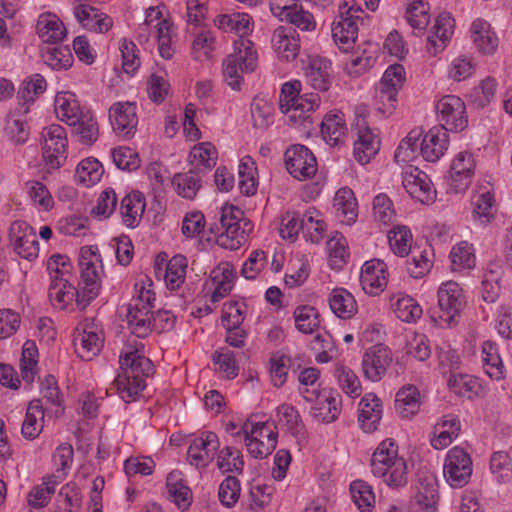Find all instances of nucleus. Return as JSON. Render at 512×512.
Instances as JSON below:
<instances>
[{
  "label": "nucleus",
  "instance_id": "obj_1",
  "mask_svg": "<svg viewBox=\"0 0 512 512\" xmlns=\"http://www.w3.org/2000/svg\"><path fill=\"white\" fill-rule=\"evenodd\" d=\"M97 247L84 246L80 249V283L77 290L68 278L52 276L48 296L56 308L65 309L74 298L79 309L84 310L100 291V274L97 264L101 263Z\"/></svg>",
  "mask_w": 512,
  "mask_h": 512
},
{
  "label": "nucleus",
  "instance_id": "obj_2",
  "mask_svg": "<svg viewBox=\"0 0 512 512\" xmlns=\"http://www.w3.org/2000/svg\"><path fill=\"white\" fill-rule=\"evenodd\" d=\"M121 373L113 382L121 398L134 401L145 389V378L153 374V364L138 348L127 347L119 357Z\"/></svg>",
  "mask_w": 512,
  "mask_h": 512
},
{
  "label": "nucleus",
  "instance_id": "obj_3",
  "mask_svg": "<svg viewBox=\"0 0 512 512\" xmlns=\"http://www.w3.org/2000/svg\"><path fill=\"white\" fill-rule=\"evenodd\" d=\"M371 471L374 476L384 478L390 487L406 485V461L398 456V447L392 439L382 441L372 454Z\"/></svg>",
  "mask_w": 512,
  "mask_h": 512
},
{
  "label": "nucleus",
  "instance_id": "obj_4",
  "mask_svg": "<svg viewBox=\"0 0 512 512\" xmlns=\"http://www.w3.org/2000/svg\"><path fill=\"white\" fill-rule=\"evenodd\" d=\"M300 88L299 81L284 83L279 96V108L287 116L289 124L306 128V123H311L309 113L318 107L320 98L317 94L299 96Z\"/></svg>",
  "mask_w": 512,
  "mask_h": 512
},
{
  "label": "nucleus",
  "instance_id": "obj_5",
  "mask_svg": "<svg viewBox=\"0 0 512 512\" xmlns=\"http://www.w3.org/2000/svg\"><path fill=\"white\" fill-rule=\"evenodd\" d=\"M257 52L249 39H239L234 43V53L223 61V77L233 90H240L243 73H251L257 67Z\"/></svg>",
  "mask_w": 512,
  "mask_h": 512
},
{
  "label": "nucleus",
  "instance_id": "obj_6",
  "mask_svg": "<svg viewBox=\"0 0 512 512\" xmlns=\"http://www.w3.org/2000/svg\"><path fill=\"white\" fill-rule=\"evenodd\" d=\"M465 306V298L458 283L447 281L438 289V303L429 310L431 320L439 326H450L456 322Z\"/></svg>",
  "mask_w": 512,
  "mask_h": 512
},
{
  "label": "nucleus",
  "instance_id": "obj_7",
  "mask_svg": "<svg viewBox=\"0 0 512 512\" xmlns=\"http://www.w3.org/2000/svg\"><path fill=\"white\" fill-rule=\"evenodd\" d=\"M155 294L143 287L139 295L126 307V319L131 333L138 338L146 337L152 330V309Z\"/></svg>",
  "mask_w": 512,
  "mask_h": 512
},
{
  "label": "nucleus",
  "instance_id": "obj_8",
  "mask_svg": "<svg viewBox=\"0 0 512 512\" xmlns=\"http://www.w3.org/2000/svg\"><path fill=\"white\" fill-rule=\"evenodd\" d=\"M436 110L440 121V128L446 132H460L467 127L466 106L458 96H444L438 101Z\"/></svg>",
  "mask_w": 512,
  "mask_h": 512
},
{
  "label": "nucleus",
  "instance_id": "obj_9",
  "mask_svg": "<svg viewBox=\"0 0 512 512\" xmlns=\"http://www.w3.org/2000/svg\"><path fill=\"white\" fill-rule=\"evenodd\" d=\"M43 158L49 169H59L67 158V137L64 127L51 125L42 133Z\"/></svg>",
  "mask_w": 512,
  "mask_h": 512
},
{
  "label": "nucleus",
  "instance_id": "obj_10",
  "mask_svg": "<svg viewBox=\"0 0 512 512\" xmlns=\"http://www.w3.org/2000/svg\"><path fill=\"white\" fill-rule=\"evenodd\" d=\"M287 171L295 179L305 181L317 172V161L312 151L301 144L290 146L284 154Z\"/></svg>",
  "mask_w": 512,
  "mask_h": 512
},
{
  "label": "nucleus",
  "instance_id": "obj_11",
  "mask_svg": "<svg viewBox=\"0 0 512 512\" xmlns=\"http://www.w3.org/2000/svg\"><path fill=\"white\" fill-rule=\"evenodd\" d=\"M444 477L450 486H465L472 475V460L469 454L460 447L449 450L444 463Z\"/></svg>",
  "mask_w": 512,
  "mask_h": 512
},
{
  "label": "nucleus",
  "instance_id": "obj_12",
  "mask_svg": "<svg viewBox=\"0 0 512 512\" xmlns=\"http://www.w3.org/2000/svg\"><path fill=\"white\" fill-rule=\"evenodd\" d=\"M9 236L14 251L26 260L38 256L39 247L34 229L25 221H15L9 229Z\"/></svg>",
  "mask_w": 512,
  "mask_h": 512
},
{
  "label": "nucleus",
  "instance_id": "obj_13",
  "mask_svg": "<svg viewBox=\"0 0 512 512\" xmlns=\"http://www.w3.org/2000/svg\"><path fill=\"white\" fill-rule=\"evenodd\" d=\"M73 344L78 356L85 361L92 360L100 352L103 339L93 320L86 319L77 327V335L73 339Z\"/></svg>",
  "mask_w": 512,
  "mask_h": 512
},
{
  "label": "nucleus",
  "instance_id": "obj_14",
  "mask_svg": "<svg viewBox=\"0 0 512 512\" xmlns=\"http://www.w3.org/2000/svg\"><path fill=\"white\" fill-rule=\"evenodd\" d=\"M403 186L412 198L422 204H431L436 198V191L433 188L429 177L416 167L410 166L403 173Z\"/></svg>",
  "mask_w": 512,
  "mask_h": 512
},
{
  "label": "nucleus",
  "instance_id": "obj_15",
  "mask_svg": "<svg viewBox=\"0 0 512 512\" xmlns=\"http://www.w3.org/2000/svg\"><path fill=\"white\" fill-rule=\"evenodd\" d=\"M391 362L392 352L387 346L383 344L372 346L366 350L362 358L364 376L371 381H379Z\"/></svg>",
  "mask_w": 512,
  "mask_h": 512
},
{
  "label": "nucleus",
  "instance_id": "obj_16",
  "mask_svg": "<svg viewBox=\"0 0 512 512\" xmlns=\"http://www.w3.org/2000/svg\"><path fill=\"white\" fill-rule=\"evenodd\" d=\"M219 449L218 437L214 432L206 431L195 438L187 450V457L191 465L205 467L213 459Z\"/></svg>",
  "mask_w": 512,
  "mask_h": 512
},
{
  "label": "nucleus",
  "instance_id": "obj_17",
  "mask_svg": "<svg viewBox=\"0 0 512 512\" xmlns=\"http://www.w3.org/2000/svg\"><path fill=\"white\" fill-rule=\"evenodd\" d=\"M388 282L387 265L379 259L365 262L361 269L360 283L366 294L379 295Z\"/></svg>",
  "mask_w": 512,
  "mask_h": 512
},
{
  "label": "nucleus",
  "instance_id": "obj_18",
  "mask_svg": "<svg viewBox=\"0 0 512 512\" xmlns=\"http://www.w3.org/2000/svg\"><path fill=\"white\" fill-rule=\"evenodd\" d=\"M73 14L84 29L95 33H106L113 26V20L109 15L89 4H76Z\"/></svg>",
  "mask_w": 512,
  "mask_h": 512
},
{
  "label": "nucleus",
  "instance_id": "obj_19",
  "mask_svg": "<svg viewBox=\"0 0 512 512\" xmlns=\"http://www.w3.org/2000/svg\"><path fill=\"white\" fill-rule=\"evenodd\" d=\"M109 117L117 134L130 137L135 133L138 117L134 102H118L113 104L109 110Z\"/></svg>",
  "mask_w": 512,
  "mask_h": 512
},
{
  "label": "nucleus",
  "instance_id": "obj_20",
  "mask_svg": "<svg viewBox=\"0 0 512 512\" xmlns=\"http://www.w3.org/2000/svg\"><path fill=\"white\" fill-rule=\"evenodd\" d=\"M359 23L353 16H344L339 12L331 26L334 42L343 50L349 49L356 41Z\"/></svg>",
  "mask_w": 512,
  "mask_h": 512
},
{
  "label": "nucleus",
  "instance_id": "obj_21",
  "mask_svg": "<svg viewBox=\"0 0 512 512\" xmlns=\"http://www.w3.org/2000/svg\"><path fill=\"white\" fill-rule=\"evenodd\" d=\"M421 155L428 162H435L444 155L448 147L447 132L441 128L430 129L420 144Z\"/></svg>",
  "mask_w": 512,
  "mask_h": 512
},
{
  "label": "nucleus",
  "instance_id": "obj_22",
  "mask_svg": "<svg viewBox=\"0 0 512 512\" xmlns=\"http://www.w3.org/2000/svg\"><path fill=\"white\" fill-rule=\"evenodd\" d=\"M471 39L477 50L483 54L491 55L498 47V37L491 25L484 19H476L471 24Z\"/></svg>",
  "mask_w": 512,
  "mask_h": 512
},
{
  "label": "nucleus",
  "instance_id": "obj_23",
  "mask_svg": "<svg viewBox=\"0 0 512 512\" xmlns=\"http://www.w3.org/2000/svg\"><path fill=\"white\" fill-rule=\"evenodd\" d=\"M382 418V404L375 394H368L359 402L358 421L365 432H373L377 429Z\"/></svg>",
  "mask_w": 512,
  "mask_h": 512
},
{
  "label": "nucleus",
  "instance_id": "obj_24",
  "mask_svg": "<svg viewBox=\"0 0 512 512\" xmlns=\"http://www.w3.org/2000/svg\"><path fill=\"white\" fill-rule=\"evenodd\" d=\"M28 112L29 106L18 105L6 118V134L17 145L23 144L28 140L29 127L25 119V115Z\"/></svg>",
  "mask_w": 512,
  "mask_h": 512
},
{
  "label": "nucleus",
  "instance_id": "obj_25",
  "mask_svg": "<svg viewBox=\"0 0 512 512\" xmlns=\"http://www.w3.org/2000/svg\"><path fill=\"white\" fill-rule=\"evenodd\" d=\"M331 61L321 57L311 59L306 71L310 86L318 91H327L331 85Z\"/></svg>",
  "mask_w": 512,
  "mask_h": 512
},
{
  "label": "nucleus",
  "instance_id": "obj_26",
  "mask_svg": "<svg viewBox=\"0 0 512 512\" xmlns=\"http://www.w3.org/2000/svg\"><path fill=\"white\" fill-rule=\"evenodd\" d=\"M336 217L346 225H352L358 216L357 200L349 188L339 189L333 199Z\"/></svg>",
  "mask_w": 512,
  "mask_h": 512
},
{
  "label": "nucleus",
  "instance_id": "obj_27",
  "mask_svg": "<svg viewBox=\"0 0 512 512\" xmlns=\"http://www.w3.org/2000/svg\"><path fill=\"white\" fill-rule=\"evenodd\" d=\"M474 159L468 152H460L452 162L450 173L451 180L457 190L468 187L474 172Z\"/></svg>",
  "mask_w": 512,
  "mask_h": 512
},
{
  "label": "nucleus",
  "instance_id": "obj_28",
  "mask_svg": "<svg viewBox=\"0 0 512 512\" xmlns=\"http://www.w3.org/2000/svg\"><path fill=\"white\" fill-rule=\"evenodd\" d=\"M379 148L380 140L371 129H359L358 139L354 143V156L360 164H367L377 154Z\"/></svg>",
  "mask_w": 512,
  "mask_h": 512
},
{
  "label": "nucleus",
  "instance_id": "obj_29",
  "mask_svg": "<svg viewBox=\"0 0 512 512\" xmlns=\"http://www.w3.org/2000/svg\"><path fill=\"white\" fill-rule=\"evenodd\" d=\"M121 215L127 227L137 226L145 210V198L139 191H133L121 201Z\"/></svg>",
  "mask_w": 512,
  "mask_h": 512
},
{
  "label": "nucleus",
  "instance_id": "obj_30",
  "mask_svg": "<svg viewBox=\"0 0 512 512\" xmlns=\"http://www.w3.org/2000/svg\"><path fill=\"white\" fill-rule=\"evenodd\" d=\"M44 411L40 399L30 401L25 419L22 423L21 433L26 439H35L43 429Z\"/></svg>",
  "mask_w": 512,
  "mask_h": 512
},
{
  "label": "nucleus",
  "instance_id": "obj_31",
  "mask_svg": "<svg viewBox=\"0 0 512 512\" xmlns=\"http://www.w3.org/2000/svg\"><path fill=\"white\" fill-rule=\"evenodd\" d=\"M320 129L324 140L331 146L341 143L347 130L341 113L327 114L321 121Z\"/></svg>",
  "mask_w": 512,
  "mask_h": 512
},
{
  "label": "nucleus",
  "instance_id": "obj_32",
  "mask_svg": "<svg viewBox=\"0 0 512 512\" xmlns=\"http://www.w3.org/2000/svg\"><path fill=\"white\" fill-rule=\"evenodd\" d=\"M201 174L199 167H195L188 172L175 174L172 184L180 196L193 199L201 187Z\"/></svg>",
  "mask_w": 512,
  "mask_h": 512
},
{
  "label": "nucleus",
  "instance_id": "obj_33",
  "mask_svg": "<svg viewBox=\"0 0 512 512\" xmlns=\"http://www.w3.org/2000/svg\"><path fill=\"white\" fill-rule=\"evenodd\" d=\"M61 482L58 475H50L43 478L41 485L34 486L27 496L28 504L32 508H42L47 505L55 487Z\"/></svg>",
  "mask_w": 512,
  "mask_h": 512
},
{
  "label": "nucleus",
  "instance_id": "obj_34",
  "mask_svg": "<svg viewBox=\"0 0 512 512\" xmlns=\"http://www.w3.org/2000/svg\"><path fill=\"white\" fill-rule=\"evenodd\" d=\"M482 354L485 373L497 381L504 379L505 368L496 345L491 341H485L482 345Z\"/></svg>",
  "mask_w": 512,
  "mask_h": 512
},
{
  "label": "nucleus",
  "instance_id": "obj_35",
  "mask_svg": "<svg viewBox=\"0 0 512 512\" xmlns=\"http://www.w3.org/2000/svg\"><path fill=\"white\" fill-rule=\"evenodd\" d=\"M36 28L38 36L45 43H58L62 41L66 35V29L63 23L50 15L40 16Z\"/></svg>",
  "mask_w": 512,
  "mask_h": 512
},
{
  "label": "nucleus",
  "instance_id": "obj_36",
  "mask_svg": "<svg viewBox=\"0 0 512 512\" xmlns=\"http://www.w3.org/2000/svg\"><path fill=\"white\" fill-rule=\"evenodd\" d=\"M329 306L339 318H351L357 311L353 295L345 289H334L329 297Z\"/></svg>",
  "mask_w": 512,
  "mask_h": 512
},
{
  "label": "nucleus",
  "instance_id": "obj_37",
  "mask_svg": "<svg viewBox=\"0 0 512 512\" xmlns=\"http://www.w3.org/2000/svg\"><path fill=\"white\" fill-rule=\"evenodd\" d=\"M252 18L247 13H234L231 15L218 16L216 23L219 29L234 32L245 39L244 36L252 31Z\"/></svg>",
  "mask_w": 512,
  "mask_h": 512
},
{
  "label": "nucleus",
  "instance_id": "obj_38",
  "mask_svg": "<svg viewBox=\"0 0 512 512\" xmlns=\"http://www.w3.org/2000/svg\"><path fill=\"white\" fill-rule=\"evenodd\" d=\"M272 41L280 58L290 61L297 57L300 48L299 39L286 33L285 28L276 29Z\"/></svg>",
  "mask_w": 512,
  "mask_h": 512
},
{
  "label": "nucleus",
  "instance_id": "obj_39",
  "mask_svg": "<svg viewBox=\"0 0 512 512\" xmlns=\"http://www.w3.org/2000/svg\"><path fill=\"white\" fill-rule=\"evenodd\" d=\"M419 396L418 389L413 385L403 387L397 392L395 405L402 417L409 418L417 413L420 407Z\"/></svg>",
  "mask_w": 512,
  "mask_h": 512
},
{
  "label": "nucleus",
  "instance_id": "obj_40",
  "mask_svg": "<svg viewBox=\"0 0 512 512\" xmlns=\"http://www.w3.org/2000/svg\"><path fill=\"white\" fill-rule=\"evenodd\" d=\"M187 260L183 255L173 256L166 264L164 279L170 290L178 289L184 282Z\"/></svg>",
  "mask_w": 512,
  "mask_h": 512
},
{
  "label": "nucleus",
  "instance_id": "obj_41",
  "mask_svg": "<svg viewBox=\"0 0 512 512\" xmlns=\"http://www.w3.org/2000/svg\"><path fill=\"white\" fill-rule=\"evenodd\" d=\"M394 313L403 322H415L423 313L417 301L409 295H398L392 303Z\"/></svg>",
  "mask_w": 512,
  "mask_h": 512
},
{
  "label": "nucleus",
  "instance_id": "obj_42",
  "mask_svg": "<svg viewBox=\"0 0 512 512\" xmlns=\"http://www.w3.org/2000/svg\"><path fill=\"white\" fill-rule=\"evenodd\" d=\"M409 254H411V259L406 262L407 272L413 278H422L429 272L432 266V263L428 258L429 249H421L416 245Z\"/></svg>",
  "mask_w": 512,
  "mask_h": 512
},
{
  "label": "nucleus",
  "instance_id": "obj_43",
  "mask_svg": "<svg viewBox=\"0 0 512 512\" xmlns=\"http://www.w3.org/2000/svg\"><path fill=\"white\" fill-rule=\"evenodd\" d=\"M103 173V166L97 159L87 158L78 164L75 176L79 182L90 186L100 181Z\"/></svg>",
  "mask_w": 512,
  "mask_h": 512
},
{
  "label": "nucleus",
  "instance_id": "obj_44",
  "mask_svg": "<svg viewBox=\"0 0 512 512\" xmlns=\"http://www.w3.org/2000/svg\"><path fill=\"white\" fill-rule=\"evenodd\" d=\"M390 248L394 254L404 257L414 248L411 245L412 234L406 226H397L388 234Z\"/></svg>",
  "mask_w": 512,
  "mask_h": 512
},
{
  "label": "nucleus",
  "instance_id": "obj_45",
  "mask_svg": "<svg viewBox=\"0 0 512 512\" xmlns=\"http://www.w3.org/2000/svg\"><path fill=\"white\" fill-rule=\"evenodd\" d=\"M38 349L35 342L26 341L22 348V356L20 360V368L22 379L30 384L35 377V368L37 366Z\"/></svg>",
  "mask_w": 512,
  "mask_h": 512
},
{
  "label": "nucleus",
  "instance_id": "obj_46",
  "mask_svg": "<svg viewBox=\"0 0 512 512\" xmlns=\"http://www.w3.org/2000/svg\"><path fill=\"white\" fill-rule=\"evenodd\" d=\"M319 315L312 306H300L294 311V319L297 329L305 334H312L319 326Z\"/></svg>",
  "mask_w": 512,
  "mask_h": 512
},
{
  "label": "nucleus",
  "instance_id": "obj_47",
  "mask_svg": "<svg viewBox=\"0 0 512 512\" xmlns=\"http://www.w3.org/2000/svg\"><path fill=\"white\" fill-rule=\"evenodd\" d=\"M277 417L278 421L282 423L292 435L297 436L302 433L304 424L298 410L294 406L287 403L281 404L277 408Z\"/></svg>",
  "mask_w": 512,
  "mask_h": 512
},
{
  "label": "nucleus",
  "instance_id": "obj_48",
  "mask_svg": "<svg viewBox=\"0 0 512 512\" xmlns=\"http://www.w3.org/2000/svg\"><path fill=\"white\" fill-rule=\"evenodd\" d=\"M44 62L54 70L67 69L73 64V55L68 46L47 48L42 55Z\"/></svg>",
  "mask_w": 512,
  "mask_h": 512
},
{
  "label": "nucleus",
  "instance_id": "obj_49",
  "mask_svg": "<svg viewBox=\"0 0 512 512\" xmlns=\"http://www.w3.org/2000/svg\"><path fill=\"white\" fill-rule=\"evenodd\" d=\"M417 491L414 496L415 502L418 506H435L438 502L439 494L435 480L433 478L425 477L419 479Z\"/></svg>",
  "mask_w": 512,
  "mask_h": 512
},
{
  "label": "nucleus",
  "instance_id": "obj_50",
  "mask_svg": "<svg viewBox=\"0 0 512 512\" xmlns=\"http://www.w3.org/2000/svg\"><path fill=\"white\" fill-rule=\"evenodd\" d=\"M217 465L223 473L237 472L243 470L244 461L240 451L234 447H224L218 454Z\"/></svg>",
  "mask_w": 512,
  "mask_h": 512
},
{
  "label": "nucleus",
  "instance_id": "obj_51",
  "mask_svg": "<svg viewBox=\"0 0 512 512\" xmlns=\"http://www.w3.org/2000/svg\"><path fill=\"white\" fill-rule=\"evenodd\" d=\"M473 216L482 225L488 224L494 217V196L490 192L479 194L473 199Z\"/></svg>",
  "mask_w": 512,
  "mask_h": 512
},
{
  "label": "nucleus",
  "instance_id": "obj_52",
  "mask_svg": "<svg viewBox=\"0 0 512 512\" xmlns=\"http://www.w3.org/2000/svg\"><path fill=\"white\" fill-rule=\"evenodd\" d=\"M350 492L354 503L362 511L373 507L375 496L372 487L362 480L353 481L350 485Z\"/></svg>",
  "mask_w": 512,
  "mask_h": 512
},
{
  "label": "nucleus",
  "instance_id": "obj_53",
  "mask_svg": "<svg viewBox=\"0 0 512 512\" xmlns=\"http://www.w3.org/2000/svg\"><path fill=\"white\" fill-rule=\"evenodd\" d=\"M190 157L198 161L200 172L203 174L216 164V150L209 142H203L195 146L190 152Z\"/></svg>",
  "mask_w": 512,
  "mask_h": 512
},
{
  "label": "nucleus",
  "instance_id": "obj_54",
  "mask_svg": "<svg viewBox=\"0 0 512 512\" xmlns=\"http://www.w3.org/2000/svg\"><path fill=\"white\" fill-rule=\"evenodd\" d=\"M453 270L470 269L475 265L472 246L467 242L457 244L450 253Z\"/></svg>",
  "mask_w": 512,
  "mask_h": 512
},
{
  "label": "nucleus",
  "instance_id": "obj_55",
  "mask_svg": "<svg viewBox=\"0 0 512 512\" xmlns=\"http://www.w3.org/2000/svg\"><path fill=\"white\" fill-rule=\"evenodd\" d=\"M335 375L343 392L352 398L360 396L361 384L357 375L348 367L338 366Z\"/></svg>",
  "mask_w": 512,
  "mask_h": 512
},
{
  "label": "nucleus",
  "instance_id": "obj_56",
  "mask_svg": "<svg viewBox=\"0 0 512 512\" xmlns=\"http://www.w3.org/2000/svg\"><path fill=\"white\" fill-rule=\"evenodd\" d=\"M70 126L73 127V132L80 136V141L84 144L91 145L98 138V124L91 116L81 115L79 121Z\"/></svg>",
  "mask_w": 512,
  "mask_h": 512
},
{
  "label": "nucleus",
  "instance_id": "obj_57",
  "mask_svg": "<svg viewBox=\"0 0 512 512\" xmlns=\"http://www.w3.org/2000/svg\"><path fill=\"white\" fill-rule=\"evenodd\" d=\"M406 18L411 27L424 30L430 20L427 3L423 0H414L407 9Z\"/></svg>",
  "mask_w": 512,
  "mask_h": 512
},
{
  "label": "nucleus",
  "instance_id": "obj_58",
  "mask_svg": "<svg viewBox=\"0 0 512 512\" xmlns=\"http://www.w3.org/2000/svg\"><path fill=\"white\" fill-rule=\"evenodd\" d=\"M240 482L234 476L226 477L219 486L218 497L222 505L233 507L240 496Z\"/></svg>",
  "mask_w": 512,
  "mask_h": 512
},
{
  "label": "nucleus",
  "instance_id": "obj_59",
  "mask_svg": "<svg viewBox=\"0 0 512 512\" xmlns=\"http://www.w3.org/2000/svg\"><path fill=\"white\" fill-rule=\"evenodd\" d=\"M55 109L58 117L65 121L69 126L79 121L82 115L76 101L69 100L65 96H57L55 99Z\"/></svg>",
  "mask_w": 512,
  "mask_h": 512
},
{
  "label": "nucleus",
  "instance_id": "obj_60",
  "mask_svg": "<svg viewBox=\"0 0 512 512\" xmlns=\"http://www.w3.org/2000/svg\"><path fill=\"white\" fill-rule=\"evenodd\" d=\"M113 162L121 170L134 171L140 167L138 153L129 147H119L112 150Z\"/></svg>",
  "mask_w": 512,
  "mask_h": 512
},
{
  "label": "nucleus",
  "instance_id": "obj_61",
  "mask_svg": "<svg viewBox=\"0 0 512 512\" xmlns=\"http://www.w3.org/2000/svg\"><path fill=\"white\" fill-rule=\"evenodd\" d=\"M45 89V79L39 74L34 75L26 83V86L18 91V105L29 106L30 103L34 102V96L39 93H43Z\"/></svg>",
  "mask_w": 512,
  "mask_h": 512
},
{
  "label": "nucleus",
  "instance_id": "obj_62",
  "mask_svg": "<svg viewBox=\"0 0 512 512\" xmlns=\"http://www.w3.org/2000/svg\"><path fill=\"white\" fill-rule=\"evenodd\" d=\"M246 306L238 301L223 304L221 322L223 327L241 326L244 320Z\"/></svg>",
  "mask_w": 512,
  "mask_h": 512
},
{
  "label": "nucleus",
  "instance_id": "obj_63",
  "mask_svg": "<svg viewBox=\"0 0 512 512\" xmlns=\"http://www.w3.org/2000/svg\"><path fill=\"white\" fill-rule=\"evenodd\" d=\"M212 360L219 365V370L224 372L227 378L233 379L238 375L235 354L228 348L224 347L215 351Z\"/></svg>",
  "mask_w": 512,
  "mask_h": 512
},
{
  "label": "nucleus",
  "instance_id": "obj_64",
  "mask_svg": "<svg viewBox=\"0 0 512 512\" xmlns=\"http://www.w3.org/2000/svg\"><path fill=\"white\" fill-rule=\"evenodd\" d=\"M490 469L499 481H505L512 476V461L506 452H495L491 456Z\"/></svg>",
  "mask_w": 512,
  "mask_h": 512
}]
</instances>
